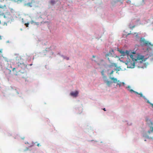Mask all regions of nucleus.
<instances>
[{
	"label": "nucleus",
	"instance_id": "nucleus-6",
	"mask_svg": "<svg viewBox=\"0 0 153 153\" xmlns=\"http://www.w3.org/2000/svg\"><path fill=\"white\" fill-rule=\"evenodd\" d=\"M78 94V92L77 91H76L75 92H72L70 93V95L74 97H76Z\"/></svg>",
	"mask_w": 153,
	"mask_h": 153
},
{
	"label": "nucleus",
	"instance_id": "nucleus-15",
	"mask_svg": "<svg viewBox=\"0 0 153 153\" xmlns=\"http://www.w3.org/2000/svg\"><path fill=\"white\" fill-rule=\"evenodd\" d=\"M29 23H26L25 24V25L26 26V27H28Z\"/></svg>",
	"mask_w": 153,
	"mask_h": 153
},
{
	"label": "nucleus",
	"instance_id": "nucleus-18",
	"mask_svg": "<svg viewBox=\"0 0 153 153\" xmlns=\"http://www.w3.org/2000/svg\"><path fill=\"white\" fill-rule=\"evenodd\" d=\"M139 95H140V97H143V94L142 93H139Z\"/></svg>",
	"mask_w": 153,
	"mask_h": 153
},
{
	"label": "nucleus",
	"instance_id": "nucleus-10",
	"mask_svg": "<svg viewBox=\"0 0 153 153\" xmlns=\"http://www.w3.org/2000/svg\"><path fill=\"white\" fill-rule=\"evenodd\" d=\"M32 2L31 3H28L27 4H25V6H27L28 7H32Z\"/></svg>",
	"mask_w": 153,
	"mask_h": 153
},
{
	"label": "nucleus",
	"instance_id": "nucleus-3",
	"mask_svg": "<svg viewBox=\"0 0 153 153\" xmlns=\"http://www.w3.org/2000/svg\"><path fill=\"white\" fill-rule=\"evenodd\" d=\"M140 42L141 45L151 46L152 48H153V44H151L149 41H146L144 38H141L140 39Z\"/></svg>",
	"mask_w": 153,
	"mask_h": 153
},
{
	"label": "nucleus",
	"instance_id": "nucleus-7",
	"mask_svg": "<svg viewBox=\"0 0 153 153\" xmlns=\"http://www.w3.org/2000/svg\"><path fill=\"white\" fill-rule=\"evenodd\" d=\"M113 81V82L114 83H117V82H119V81H117L116 78H114V77L110 78Z\"/></svg>",
	"mask_w": 153,
	"mask_h": 153
},
{
	"label": "nucleus",
	"instance_id": "nucleus-26",
	"mask_svg": "<svg viewBox=\"0 0 153 153\" xmlns=\"http://www.w3.org/2000/svg\"><path fill=\"white\" fill-rule=\"evenodd\" d=\"M103 109V110H104V111H106L105 108H104Z\"/></svg>",
	"mask_w": 153,
	"mask_h": 153
},
{
	"label": "nucleus",
	"instance_id": "nucleus-5",
	"mask_svg": "<svg viewBox=\"0 0 153 153\" xmlns=\"http://www.w3.org/2000/svg\"><path fill=\"white\" fill-rule=\"evenodd\" d=\"M134 62H133V63H132L131 62H128L127 63V65H128V67L130 68H133L135 66V61H133ZM135 62H140L141 63L143 62H137V61H135Z\"/></svg>",
	"mask_w": 153,
	"mask_h": 153
},
{
	"label": "nucleus",
	"instance_id": "nucleus-22",
	"mask_svg": "<svg viewBox=\"0 0 153 153\" xmlns=\"http://www.w3.org/2000/svg\"><path fill=\"white\" fill-rule=\"evenodd\" d=\"M37 146H41V145L40 144H39V143H38V144H37Z\"/></svg>",
	"mask_w": 153,
	"mask_h": 153
},
{
	"label": "nucleus",
	"instance_id": "nucleus-31",
	"mask_svg": "<svg viewBox=\"0 0 153 153\" xmlns=\"http://www.w3.org/2000/svg\"><path fill=\"white\" fill-rule=\"evenodd\" d=\"M1 23V21L0 20V24Z\"/></svg>",
	"mask_w": 153,
	"mask_h": 153
},
{
	"label": "nucleus",
	"instance_id": "nucleus-34",
	"mask_svg": "<svg viewBox=\"0 0 153 153\" xmlns=\"http://www.w3.org/2000/svg\"><path fill=\"white\" fill-rule=\"evenodd\" d=\"M32 1H33L34 0H32Z\"/></svg>",
	"mask_w": 153,
	"mask_h": 153
},
{
	"label": "nucleus",
	"instance_id": "nucleus-29",
	"mask_svg": "<svg viewBox=\"0 0 153 153\" xmlns=\"http://www.w3.org/2000/svg\"><path fill=\"white\" fill-rule=\"evenodd\" d=\"M95 57V56H93V57L94 58Z\"/></svg>",
	"mask_w": 153,
	"mask_h": 153
},
{
	"label": "nucleus",
	"instance_id": "nucleus-11",
	"mask_svg": "<svg viewBox=\"0 0 153 153\" xmlns=\"http://www.w3.org/2000/svg\"><path fill=\"white\" fill-rule=\"evenodd\" d=\"M128 90L129 91L131 92H134L136 94H139L137 92H136V91H134L132 89H130V90H129L128 89Z\"/></svg>",
	"mask_w": 153,
	"mask_h": 153
},
{
	"label": "nucleus",
	"instance_id": "nucleus-28",
	"mask_svg": "<svg viewBox=\"0 0 153 153\" xmlns=\"http://www.w3.org/2000/svg\"><path fill=\"white\" fill-rule=\"evenodd\" d=\"M134 27H135V26H134L132 27V28H134Z\"/></svg>",
	"mask_w": 153,
	"mask_h": 153
},
{
	"label": "nucleus",
	"instance_id": "nucleus-21",
	"mask_svg": "<svg viewBox=\"0 0 153 153\" xmlns=\"http://www.w3.org/2000/svg\"><path fill=\"white\" fill-rule=\"evenodd\" d=\"M16 68L17 69V68H13V71H14L15 70V69H16Z\"/></svg>",
	"mask_w": 153,
	"mask_h": 153
},
{
	"label": "nucleus",
	"instance_id": "nucleus-17",
	"mask_svg": "<svg viewBox=\"0 0 153 153\" xmlns=\"http://www.w3.org/2000/svg\"><path fill=\"white\" fill-rule=\"evenodd\" d=\"M35 22L33 20H32L31 21V24H34Z\"/></svg>",
	"mask_w": 153,
	"mask_h": 153
},
{
	"label": "nucleus",
	"instance_id": "nucleus-2",
	"mask_svg": "<svg viewBox=\"0 0 153 153\" xmlns=\"http://www.w3.org/2000/svg\"><path fill=\"white\" fill-rule=\"evenodd\" d=\"M17 63L18 64V67L24 69L27 68V65L22 63V61L19 62L20 60H21V58L20 56L18 55L16 58Z\"/></svg>",
	"mask_w": 153,
	"mask_h": 153
},
{
	"label": "nucleus",
	"instance_id": "nucleus-30",
	"mask_svg": "<svg viewBox=\"0 0 153 153\" xmlns=\"http://www.w3.org/2000/svg\"><path fill=\"white\" fill-rule=\"evenodd\" d=\"M128 88H130V87L129 86H128Z\"/></svg>",
	"mask_w": 153,
	"mask_h": 153
},
{
	"label": "nucleus",
	"instance_id": "nucleus-27",
	"mask_svg": "<svg viewBox=\"0 0 153 153\" xmlns=\"http://www.w3.org/2000/svg\"><path fill=\"white\" fill-rule=\"evenodd\" d=\"M11 12H12V10H13V9H12V8H11Z\"/></svg>",
	"mask_w": 153,
	"mask_h": 153
},
{
	"label": "nucleus",
	"instance_id": "nucleus-25",
	"mask_svg": "<svg viewBox=\"0 0 153 153\" xmlns=\"http://www.w3.org/2000/svg\"><path fill=\"white\" fill-rule=\"evenodd\" d=\"M4 18H6V16H5V15H4Z\"/></svg>",
	"mask_w": 153,
	"mask_h": 153
},
{
	"label": "nucleus",
	"instance_id": "nucleus-4",
	"mask_svg": "<svg viewBox=\"0 0 153 153\" xmlns=\"http://www.w3.org/2000/svg\"><path fill=\"white\" fill-rule=\"evenodd\" d=\"M113 54L114 51L113 50H111L109 51V53L106 54L105 55L106 57L107 58L108 60L110 63H111L112 61H110V57H113Z\"/></svg>",
	"mask_w": 153,
	"mask_h": 153
},
{
	"label": "nucleus",
	"instance_id": "nucleus-33",
	"mask_svg": "<svg viewBox=\"0 0 153 153\" xmlns=\"http://www.w3.org/2000/svg\"><path fill=\"white\" fill-rule=\"evenodd\" d=\"M67 59H68V58H67Z\"/></svg>",
	"mask_w": 153,
	"mask_h": 153
},
{
	"label": "nucleus",
	"instance_id": "nucleus-16",
	"mask_svg": "<svg viewBox=\"0 0 153 153\" xmlns=\"http://www.w3.org/2000/svg\"><path fill=\"white\" fill-rule=\"evenodd\" d=\"M119 52L121 54L123 53V51L122 50H119Z\"/></svg>",
	"mask_w": 153,
	"mask_h": 153
},
{
	"label": "nucleus",
	"instance_id": "nucleus-12",
	"mask_svg": "<svg viewBox=\"0 0 153 153\" xmlns=\"http://www.w3.org/2000/svg\"><path fill=\"white\" fill-rule=\"evenodd\" d=\"M55 2L54 0H51L50 1V3L53 5L55 4Z\"/></svg>",
	"mask_w": 153,
	"mask_h": 153
},
{
	"label": "nucleus",
	"instance_id": "nucleus-20",
	"mask_svg": "<svg viewBox=\"0 0 153 153\" xmlns=\"http://www.w3.org/2000/svg\"><path fill=\"white\" fill-rule=\"evenodd\" d=\"M121 84H122V85H123V86H124L125 85V84L124 82H121Z\"/></svg>",
	"mask_w": 153,
	"mask_h": 153
},
{
	"label": "nucleus",
	"instance_id": "nucleus-13",
	"mask_svg": "<svg viewBox=\"0 0 153 153\" xmlns=\"http://www.w3.org/2000/svg\"><path fill=\"white\" fill-rule=\"evenodd\" d=\"M39 24V23L38 22H35L34 25H38Z\"/></svg>",
	"mask_w": 153,
	"mask_h": 153
},
{
	"label": "nucleus",
	"instance_id": "nucleus-9",
	"mask_svg": "<svg viewBox=\"0 0 153 153\" xmlns=\"http://www.w3.org/2000/svg\"><path fill=\"white\" fill-rule=\"evenodd\" d=\"M105 83H106L107 85L108 86H110L111 83V82H110V81L108 80L105 81Z\"/></svg>",
	"mask_w": 153,
	"mask_h": 153
},
{
	"label": "nucleus",
	"instance_id": "nucleus-1",
	"mask_svg": "<svg viewBox=\"0 0 153 153\" xmlns=\"http://www.w3.org/2000/svg\"><path fill=\"white\" fill-rule=\"evenodd\" d=\"M122 54L123 56H126L128 58L130 57L133 61L141 62H144L146 60V59L144 58V56L136 53L134 52H130V51L127 50L126 51V52L123 51V53Z\"/></svg>",
	"mask_w": 153,
	"mask_h": 153
},
{
	"label": "nucleus",
	"instance_id": "nucleus-14",
	"mask_svg": "<svg viewBox=\"0 0 153 153\" xmlns=\"http://www.w3.org/2000/svg\"><path fill=\"white\" fill-rule=\"evenodd\" d=\"M117 85H118L120 87L122 86L121 82H120L117 83Z\"/></svg>",
	"mask_w": 153,
	"mask_h": 153
},
{
	"label": "nucleus",
	"instance_id": "nucleus-24",
	"mask_svg": "<svg viewBox=\"0 0 153 153\" xmlns=\"http://www.w3.org/2000/svg\"><path fill=\"white\" fill-rule=\"evenodd\" d=\"M21 71V70H20V69L17 70V71Z\"/></svg>",
	"mask_w": 153,
	"mask_h": 153
},
{
	"label": "nucleus",
	"instance_id": "nucleus-19",
	"mask_svg": "<svg viewBox=\"0 0 153 153\" xmlns=\"http://www.w3.org/2000/svg\"><path fill=\"white\" fill-rule=\"evenodd\" d=\"M146 122H148L149 120V119L148 118H146Z\"/></svg>",
	"mask_w": 153,
	"mask_h": 153
},
{
	"label": "nucleus",
	"instance_id": "nucleus-32",
	"mask_svg": "<svg viewBox=\"0 0 153 153\" xmlns=\"http://www.w3.org/2000/svg\"><path fill=\"white\" fill-rule=\"evenodd\" d=\"M4 14V13H2V15H3Z\"/></svg>",
	"mask_w": 153,
	"mask_h": 153
},
{
	"label": "nucleus",
	"instance_id": "nucleus-8",
	"mask_svg": "<svg viewBox=\"0 0 153 153\" xmlns=\"http://www.w3.org/2000/svg\"><path fill=\"white\" fill-rule=\"evenodd\" d=\"M0 8L2 9H4L7 8L6 5V4H4L3 5H0ZM1 12L0 11V15H1Z\"/></svg>",
	"mask_w": 153,
	"mask_h": 153
},
{
	"label": "nucleus",
	"instance_id": "nucleus-23",
	"mask_svg": "<svg viewBox=\"0 0 153 153\" xmlns=\"http://www.w3.org/2000/svg\"><path fill=\"white\" fill-rule=\"evenodd\" d=\"M151 105L152 107L153 108V104H151Z\"/></svg>",
	"mask_w": 153,
	"mask_h": 153
}]
</instances>
